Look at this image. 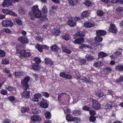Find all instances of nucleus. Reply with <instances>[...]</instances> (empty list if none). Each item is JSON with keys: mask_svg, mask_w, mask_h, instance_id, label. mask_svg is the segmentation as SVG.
I'll return each instance as SVG.
<instances>
[{"mask_svg": "<svg viewBox=\"0 0 123 123\" xmlns=\"http://www.w3.org/2000/svg\"><path fill=\"white\" fill-rule=\"evenodd\" d=\"M29 15L31 20H34L35 18H39L41 15V11H40L37 5L33 6L31 10L29 12Z\"/></svg>", "mask_w": 123, "mask_h": 123, "instance_id": "obj_1", "label": "nucleus"}, {"mask_svg": "<svg viewBox=\"0 0 123 123\" xmlns=\"http://www.w3.org/2000/svg\"><path fill=\"white\" fill-rule=\"evenodd\" d=\"M22 46L20 45H17L16 47V53L20 55L19 57L23 59L24 57H29L31 55L30 52H27L25 50L22 49Z\"/></svg>", "mask_w": 123, "mask_h": 123, "instance_id": "obj_2", "label": "nucleus"}, {"mask_svg": "<svg viewBox=\"0 0 123 123\" xmlns=\"http://www.w3.org/2000/svg\"><path fill=\"white\" fill-rule=\"evenodd\" d=\"M22 46L20 45H17L16 47V53L20 55L19 57L23 59L24 57H29L31 55L30 52H27L25 50L22 49Z\"/></svg>", "mask_w": 123, "mask_h": 123, "instance_id": "obj_3", "label": "nucleus"}, {"mask_svg": "<svg viewBox=\"0 0 123 123\" xmlns=\"http://www.w3.org/2000/svg\"><path fill=\"white\" fill-rule=\"evenodd\" d=\"M30 77L26 75L21 81V84L22 87L25 91L27 90L29 88V86L28 83L30 81Z\"/></svg>", "mask_w": 123, "mask_h": 123, "instance_id": "obj_4", "label": "nucleus"}, {"mask_svg": "<svg viewBox=\"0 0 123 123\" xmlns=\"http://www.w3.org/2000/svg\"><path fill=\"white\" fill-rule=\"evenodd\" d=\"M66 120L69 122L76 121L77 123L80 120V119L77 117H73L71 115L68 114L66 115Z\"/></svg>", "mask_w": 123, "mask_h": 123, "instance_id": "obj_5", "label": "nucleus"}, {"mask_svg": "<svg viewBox=\"0 0 123 123\" xmlns=\"http://www.w3.org/2000/svg\"><path fill=\"white\" fill-rule=\"evenodd\" d=\"M49 103L48 101L43 98L40 103V105L43 108L46 109L48 107Z\"/></svg>", "mask_w": 123, "mask_h": 123, "instance_id": "obj_6", "label": "nucleus"}, {"mask_svg": "<svg viewBox=\"0 0 123 123\" xmlns=\"http://www.w3.org/2000/svg\"><path fill=\"white\" fill-rule=\"evenodd\" d=\"M2 24L3 26L5 27H12L14 25L11 20L8 19L3 21L2 23Z\"/></svg>", "mask_w": 123, "mask_h": 123, "instance_id": "obj_7", "label": "nucleus"}, {"mask_svg": "<svg viewBox=\"0 0 123 123\" xmlns=\"http://www.w3.org/2000/svg\"><path fill=\"white\" fill-rule=\"evenodd\" d=\"M2 11L5 14L10 15L14 16H16L17 15L14 12L8 9H3Z\"/></svg>", "mask_w": 123, "mask_h": 123, "instance_id": "obj_8", "label": "nucleus"}, {"mask_svg": "<svg viewBox=\"0 0 123 123\" xmlns=\"http://www.w3.org/2000/svg\"><path fill=\"white\" fill-rule=\"evenodd\" d=\"M84 37H79L77 38H75V40L73 41V43L74 44H81L84 42Z\"/></svg>", "mask_w": 123, "mask_h": 123, "instance_id": "obj_9", "label": "nucleus"}, {"mask_svg": "<svg viewBox=\"0 0 123 123\" xmlns=\"http://www.w3.org/2000/svg\"><path fill=\"white\" fill-rule=\"evenodd\" d=\"M85 34L84 31H79L78 32H77L75 34L73 35L74 39L76 38L77 37H84Z\"/></svg>", "mask_w": 123, "mask_h": 123, "instance_id": "obj_10", "label": "nucleus"}, {"mask_svg": "<svg viewBox=\"0 0 123 123\" xmlns=\"http://www.w3.org/2000/svg\"><path fill=\"white\" fill-rule=\"evenodd\" d=\"M18 40V41L21 42L24 44L27 43H29L28 40L27 38L24 36L19 37Z\"/></svg>", "mask_w": 123, "mask_h": 123, "instance_id": "obj_11", "label": "nucleus"}, {"mask_svg": "<svg viewBox=\"0 0 123 123\" xmlns=\"http://www.w3.org/2000/svg\"><path fill=\"white\" fill-rule=\"evenodd\" d=\"M110 27L108 30L110 32L113 33H117V31L116 27L114 25L112 24H111Z\"/></svg>", "mask_w": 123, "mask_h": 123, "instance_id": "obj_12", "label": "nucleus"}, {"mask_svg": "<svg viewBox=\"0 0 123 123\" xmlns=\"http://www.w3.org/2000/svg\"><path fill=\"white\" fill-rule=\"evenodd\" d=\"M32 121L33 122H40L41 120V118L38 115H35L32 117L31 118Z\"/></svg>", "mask_w": 123, "mask_h": 123, "instance_id": "obj_13", "label": "nucleus"}, {"mask_svg": "<svg viewBox=\"0 0 123 123\" xmlns=\"http://www.w3.org/2000/svg\"><path fill=\"white\" fill-rule=\"evenodd\" d=\"M42 97V95L41 93H35L34 95V97L32 99V100L34 101L38 102Z\"/></svg>", "mask_w": 123, "mask_h": 123, "instance_id": "obj_14", "label": "nucleus"}, {"mask_svg": "<svg viewBox=\"0 0 123 123\" xmlns=\"http://www.w3.org/2000/svg\"><path fill=\"white\" fill-rule=\"evenodd\" d=\"M93 107L96 109H99L100 108V105L98 101L92 99Z\"/></svg>", "mask_w": 123, "mask_h": 123, "instance_id": "obj_15", "label": "nucleus"}, {"mask_svg": "<svg viewBox=\"0 0 123 123\" xmlns=\"http://www.w3.org/2000/svg\"><path fill=\"white\" fill-rule=\"evenodd\" d=\"M45 64L48 66H50L54 64V62L49 58H45L44 59Z\"/></svg>", "mask_w": 123, "mask_h": 123, "instance_id": "obj_16", "label": "nucleus"}, {"mask_svg": "<svg viewBox=\"0 0 123 123\" xmlns=\"http://www.w3.org/2000/svg\"><path fill=\"white\" fill-rule=\"evenodd\" d=\"M30 92L29 91H24L22 92L21 94L22 96L24 98L28 99L30 97Z\"/></svg>", "mask_w": 123, "mask_h": 123, "instance_id": "obj_17", "label": "nucleus"}, {"mask_svg": "<svg viewBox=\"0 0 123 123\" xmlns=\"http://www.w3.org/2000/svg\"><path fill=\"white\" fill-rule=\"evenodd\" d=\"M96 33L97 36H101L105 35L106 32L103 30H98L96 31Z\"/></svg>", "mask_w": 123, "mask_h": 123, "instance_id": "obj_18", "label": "nucleus"}, {"mask_svg": "<svg viewBox=\"0 0 123 123\" xmlns=\"http://www.w3.org/2000/svg\"><path fill=\"white\" fill-rule=\"evenodd\" d=\"M108 55V54L102 51H100L98 54V58H103Z\"/></svg>", "mask_w": 123, "mask_h": 123, "instance_id": "obj_19", "label": "nucleus"}, {"mask_svg": "<svg viewBox=\"0 0 123 123\" xmlns=\"http://www.w3.org/2000/svg\"><path fill=\"white\" fill-rule=\"evenodd\" d=\"M10 0H4L3 3L2 4V6L4 7H9L11 5L10 2Z\"/></svg>", "mask_w": 123, "mask_h": 123, "instance_id": "obj_20", "label": "nucleus"}, {"mask_svg": "<svg viewBox=\"0 0 123 123\" xmlns=\"http://www.w3.org/2000/svg\"><path fill=\"white\" fill-rule=\"evenodd\" d=\"M31 68L32 69L36 71L40 69V67L39 66V64L35 63H33Z\"/></svg>", "mask_w": 123, "mask_h": 123, "instance_id": "obj_21", "label": "nucleus"}, {"mask_svg": "<svg viewBox=\"0 0 123 123\" xmlns=\"http://www.w3.org/2000/svg\"><path fill=\"white\" fill-rule=\"evenodd\" d=\"M115 68L117 71L122 72L123 71V65L122 64H119L115 67Z\"/></svg>", "mask_w": 123, "mask_h": 123, "instance_id": "obj_22", "label": "nucleus"}, {"mask_svg": "<svg viewBox=\"0 0 123 123\" xmlns=\"http://www.w3.org/2000/svg\"><path fill=\"white\" fill-rule=\"evenodd\" d=\"M50 49L51 50L55 52H56L59 49V48L58 47L57 45L54 44L51 47Z\"/></svg>", "mask_w": 123, "mask_h": 123, "instance_id": "obj_23", "label": "nucleus"}, {"mask_svg": "<svg viewBox=\"0 0 123 123\" xmlns=\"http://www.w3.org/2000/svg\"><path fill=\"white\" fill-rule=\"evenodd\" d=\"M44 115L45 117L48 119H51V112L49 111H47L44 113Z\"/></svg>", "mask_w": 123, "mask_h": 123, "instance_id": "obj_24", "label": "nucleus"}, {"mask_svg": "<svg viewBox=\"0 0 123 123\" xmlns=\"http://www.w3.org/2000/svg\"><path fill=\"white\" fill-rule=\"evenodd\" d=\"M85 58L88 61H91L94 60L93 56L90 54H87Z\"/></svg>", "mask_w": 123, "mask_h": 123, "instance_id": "obj_25", "label": "nucleus"}, {"mask_svg": "<svg viewBox=\"0 0 123 123\" xmlns=\"http://www.w3.org/2000/svg\"><path fill=\"white\" fill-rule=\"evenodd\" d=\"M84 26L85 27L87 28H89L94 26L93 24L90 22L86 23L84 24Z\"/></svg>", "mask_w": 123, "mask_h": 123, "instance_id": "obj_26", "label": "nucleus"}, {"mask_svg": "<svg viewBox=\"0 0 123 123\" xmlns=\"http://www.w3.org/2000/svg\"><path fill=\"white\" fill-rule=\"evenodd\" d=\"M123 8L119 6H118L116 9V11L117 14L119 15H120L123 12Z\"/></svg>", "mask_w": 123, "mask_h": 123, "instance_id": "obj_27", "label": "nucleus"}, {"mask_svg": "<svg viewBox=\"0 0 123 123\" xmlns=\"http://www.w3.org/2000/svg\"><path fill=\"white\" fill-rule=\"evenodd\" d=\"M72 112V115L74 116H78L80 115L81 114V111L80 110H73Z\"/></svg>", "mask_w": 123, "mask_h": 123, "instance_id": "obj_28", "label": "nucleus"}, {"mask_svg": "<svg viewBox=\"0 0 123 123\" xmlns=\"http://www.w3.org/2000/svg\"><path fill=\"white\" fill-rule=\"evenodd\" d=\"M68 24L71 27H74L76 25V24L72 20H69L68 22Z\"/></svg>", "mask_w": 123, "mask_h": 123, "instance_id": "obj_29", "label": "nucleus"}, {"mask_svg": "<svg viewBox=\"0 0 123 123\" xmlns=\"http://www.w3.org/2000/svg\"><path fill=\"white\" fill-rule=\"evenodd\" d=\"M62 51L68 54H70L71 53V51L69 49H67L64 46L62 47Z\"/></svg>", "mask_w": 123, "mask_h": 123, "instance_id": "obj_30", "label": "nucleus"}, {"mask_svg": "<svg viewBox=\"0 0 123 123\" xmlns=\"http://www.w3.org/2000/svg\"><path fill=\"white\" fill-rule=\"evenodd\" d=\"M1 63L2 64L6 65L9 64V62L8 59L4 58L2 60Z\"/></svg>", "mask_w": 123, "mask_h": 123, "instance_id": "obj_31", "label": "nucleus"}, {"mask_svg": "<svg viewBox=\"0 0 123 123\" xmlns=\"http://www.w3.org/2000/svg\"><path fill=\"white\" fill-rule=\"evenodd\" d=\"M47 14L43 13V15L42 16L41 13V16L39 18L42 21H46L47 18H46Z\"/></svg>", "mask_w": 123, "mask_h": 123, "instance_id": "obj_32", "label": "nucleus"}, {"mask_svg": "<svg viewBox=\"0 0 123 123\" xmlns=\"http://www.w3.org/2000/svg\"><path fill=\"white\" fill-rule=\"evenodd\" d=\"M88 12L87 11H85L83 12L81 14V17L82 18L86 17L88 16Z\"/></svg>", "mask_w": 123, "mask_h": 123, "instance_id": "obj_33", "label": "nucleus"}, {"mask_svg": "<svg viewBox=\"0 0 123 123\" xmlns=\"http://www.w3.org/2000/svg\"><path fill=\"white\" fill-rule=\"evenodd\" d=\"M29 111V108L26 107H23L21 109V112L23 113H27Z\"/></svg>", "mask_w": 123, "mask_h": 123, "instance_id": "obj_34", "label": "nucleus"}, {"mask_svg": "<svg viewBox=\"0 0 123 123\" xmlns=\"http://www.w3.org/2000/svg\"><path fill=\"white\" fill-rule=\"evenodd\" d=\"M102 63V62H101L98 61L94 64L93 66L94 67L96 68L97 67H100L101 66V64Z\"/></svg>", "mask_w": 123, "mask_h": 123, "instance_id": "obj_35", "label": "nucleus"}, {"mask_svg": "<svg viewBox=\"0 0 123 123\" xmlns=\"http://www.w3.org/2000/svg\"><path fill=\"white\" fill-rule=\"evenodd\" d=\"M70 5L73 6L76 4L77 2V0H68Z\"/></svg>", "mask_w": 123, "mask_h": 123, "instance_id": "obj_36", "label": "nucleus"}, {"mask_svg": "<svg viewBox=\"0 0 123 123\" xmlns=\"http://www.w3.org/2000/svg\"><path fill=\"white\" fill-rule=\"evenodd\" d=\"M36 48L40 52H42L43 50V46L40 44H38L36 46Z\"/></svg>", "mask_w": 123, "mask_h": 123, "instance_id": "obj_37", "label": "nucleus"}, {"mask_svg": "<svg viewBox=\"0 0 123 123\" xmlns=\"http://www.w3.org/2000/svg\"><path fill=\"white\" fill-rule=\"evenodd\" d=\"M34 62H35V63H37V64H39L40 63H41V61L40 59L37 57H35L33 59Z\"/></svg>", "mask_w": 123, "mask_h": 123, "instance_id": "obj_38", "label": "nucleus"}, {"mask_svg": "<svg viewBox=\"0 0 123 123\" xmlns=\"http://www.w3.org/2000/svg\"><path fill=\"white\" fill-rule=\"evenodd\" d=\"M23 73L24 72L23 71L16 72H14L13 74L16 77H18L22 75Z\"/></svg>", "mask_w": 123, "mask_h": 123, "instance_id": "obj_39", "label": "nucleus"}, {"mask_svg": "<svg viewBox=\"0 0 123 123\" xmlns=\"http://www.w3.org/2000/svg\"><path fill=\"white\" fill-rule=\"evenodd\" d=\"M15 21L17 24L18 25H22V22L21 20L18 18L15 19Z\"/></svg>", "mask_w": 123, "mask_h": 123, "instance_id": "obj_40", "label": "nucleus"}, {"mask_svg": "<svg viewBox=\"0 0 123 123\" xmlns=\"http://www.w3.org/2000/svg\"><path fill=\"white\" fill-rule=\"evenodd\" d=\"M95 39L96 41L97 42H101L103 40V38L97 36L95 37Z\"/></svg>", "mask_w": 123, "mask_h": 123, "instance_id": "obj_41", "label": "nucleus"}, {"mask_svg": "<svg viewBox=\"0 0 123 123\" xmlns=\"http://www.w3.org/2000/svg\"><path fill=\"white\" fill-rule=\"evenodd\" d=\"M35 38L36 40L40 42H42L43 40V38L40 36H35Z\"/></svg>", "mask_w": 123, "mask_h": 123, "instance_id": "obj_42", "label": "nucleus"}, {"mask_svg": "<svg viewBox=\"0 0 123 123\" xmlns=\"http://www.w3.org/2000/svg\"><path fill=\"white\" fill-rule=\"evenodd\" d=\"M62 39L66 41H68L69 40V37L68 35L65 34L62 36Z\"/></svg>", "mask_w": 123, "mask_h": 123, "instance_id": "obj_43", "label": "nucleus"}, {"mask_svg": "<svg viewBox=\"0 0 123 123\" xmlns=\"http://www.w3.org/2000/svg\"><path fill=\"white\" fill-rule=\"evenodd\" d=\"M85 3V5L88 7L92 6V3L89 0L86 1Z\"/></svg>", "mask_w": 123, "mask_h": 123, "instance_id": "obj_44", "label": "nucleus"}, {"mask_svg": "<svg viewBox=\"0 0 123 123\" xmlns=\"http://www.w3.org/2000/svg\"><path fill=\"white\" fill-rule=\"evenodd\" d=\"M18 11L21 14H24L25 13L26 11L24 8H21L18 10Z\"/></svg>", "mask_w": 123, "mask_h": 123, "instance_id": "obj_45", "label": "nucleus"}, {"mask_svg": "<svg viewBox=\"0 0 123 123\" xmlns=\"http://www.w3.org/2000/svg\"><path fill=\"white\" fill-rule=\"evenodd\" d=\"M82 109L84 111H89L91 110V108L85 105L82 108Z\"/></svg>", "mask_w": 123, "mask_h": 123, "instance_id": "obj_46", "label": "nucleus"}, {"mask_svg": "<svg viewBox=\"0 0 123 123\" xmlns=\"http://www.w3.org/2000/svg\"><path fill=\"white\" fill-rule=\"evenodd\" d=\"M96 120L95 117L94 116H91L89 117V120L93 123L95 122Z\"/></svg>", "mask_w": 123, "mask_h": 123, "instance_id": "obj_47", "label": "nucleus"}, {"mask_svg": "<svg viewBox=\"0 0 123 123\" xmlns=\"http://www.w3.org/2000/svg\"><path fill=\"white\" fill-rule=\"evenodd\" d=\"M112 105H111L107 103L105 105V108L106 109L111 110L112 109Z\"/></svg>", "mask_w": 123, "mask_h": 123, "instance_id": "obj_48", "label": "nucleus"}, {"mask_svg": "<svg viewBox=\"0 0 123 123\" xmlns=\"http://www.w3.org/2000/svg\"><path fill=\"white\" fill-rule=\"evenodd\" d=\"M96 95L100 98L102 97L104 95L103 92L101 91L96 92Z\"/></svg>", "mask_w": 123, "mask_h": 123, "instance_id": "obj_49", "label": "nucleus"}, {"mask_svg": "<svg viewBox=\"0 0 123 123\" xmlns=\"http://www.w3.org/2000/svg\"><path fill=\"white\" fill-rule=\"evenodd\" d=\"M0 93L3 95H6L8 93L7 91L4 89H2L1 90Z\"/></svg>", "mask_w": 123, "mask_h": 123, "instance_id": "obj_50", "label": "nucleus"}, {"mask_svg": "<svg viewBox=\"0 0 123 123\" xmlns=\"http://www.w3.org/2000/svg\"><path fill=\"white\" fill-rule=\"evenodd\" d=\"M97 15L99 16H102L104 14L103 12L102 11L98 10L97 12Z\"/></svg>", "mask_w": 123, "mask_h": 123, "instance_id": "obj_51", "label": "nucleus"}, {"mask_svg": "<svg viewBox=\"0 0 123 123\" xmlns=\"http://www.w3.org/2000/svg\"><path fill=\"white\" fill-rule=\"evenodd\" d=\"M7 99L9 101L12 102L15 100V98L14 96H11L8 97Z\"/></svg>", "mask_w": 123, "mask_h": 123, "instance_id": "obj_52", "label": "nucleus"}, {"mask_svg": "<svg viewBox=\"0 0 123 123\" xmlns=\"http://www.w3.org/2000/svg\"><path fill=\"white\" fill-rule=\"evenodd\" d=\"M42 12L43 13L46 14V13L47 12V9L46 8V6H43L42 10Z\"/></svg>", "mask_w": 123, "mask_h": 123, "instance_id": "obj_53", "label": "nucleus"}, {"mask_svg": "<svg viewBox=\"0 0 123 123\" xmlns=\"http://www.w3.org/2000/svg\"><path fill=\"white\" fill-rule=\"evenodd\" d=\"M6 53L3 50L0 49V58L3 57L5 55Z\"/></svg>", "mask_w": 123, "mask_h": 123, "instance_id": "obj_54", "label": "nucleus"}, {"mask_svg": "<svg viewBox=\"0 0 123 123\" xmlns=\"http://www.w3.org/2000/svg\"><path fill=\"white\" fill-rule=\"evenodd\" d=\"M116 81L118 83L123 81V77L121 76L118 79H116Z\"/></svg>", "mask_w": 123, "mask_h": 123, "instance_id": "obj_55", "label": "nucleus"}, {"mask_svg": "<svg viewBox=\"0 0 123 123\" xmlns=\"http://www.w3.org/2000/svg\"><path fill=\"white\" fill-rule=\"evenodd\" d=\"M42 93L43 96L46 98H48L49 97V94L47 92H42Z\"/></svg>", "mask_w": 123, "mask_h": 123, "instance_id": "obj_56", "label": "nucleus"}, {"mask_svg": "<svg viewBox=\"0 0 123 123\" xmlns=\"http://www.w3.org/2000/svg\"><path fill=\"white\" fill-rule=\"evenodd\" d=\"M80 63L81 65H85L86 63V61L85 59H81L80 60Z\"/></svg>", "mask_w": 123, "mask_h": 123, "instance_id": "obj_57", "label": "nucleus"}, {"mask_svg": "<svg viewBox=\"0 0 123 123\" xmlns=\"http://www.w3.org/2000/svg\"><path fill=\"white\" fill-rule=\"evenodd\" d=\"M89 111L90 115L91 116H94L96 114V112L93 110H90V111Z\"/></svg>", "mask_w": 123, "mask_h": 123, "instance_id": "obj_58", "label": "nucleus"}, {"mask_svg": "<svg viewBox=\"0 0 123 123\" xmlns=\"http://www.w3.org/2000/svg\"><path fill=\"white\" fill-rule=\"evenodd\" d=\"M114 93V92L111 90H108L107 92L108 94L111 95H113Z\"/></svg>", "mask_w": 123, "mask_h": 123, "instance_id": "obj_59", "label": "nucleus"}, {"mask_svg": "<svg viewBox=\"0 0 123 123\" xmlns=\"http://www.w3.org/2000/svg\"><path fill=\"white\" fill-rule=\"evenodd\" d=\"M66 75V74L64 72H60L59 75L61 77L65 78V75Z\"/></svg>", "mask_w": 123, "mask_h": 123, "instance_id": "obj_60", "label": "nucleus"}, {"mask_svg": "<svg viewBox=\"0 0 123 123\" xmlns=\"http://www.w3.org/2000/svg\"><path fill=\"white\" fill-rule=\"evenodd\" d=\"M72 76L71 75L68 74H66V75H65V78L66 79H71Z\"/></svg>", "mask_w": 123, "mask_h": 123, "instance_id": "obj_61", "label": "nucleus"}, {"mask_svg": "<svg viewBox=\"0 0 123 123\" xmlns=\"http://www.w3.org/2000/svg\"><path fill=\"white\" fill-rule=\"evenodd\" d=\"M122 54V53L119 51H116L114 53L115 55L117 56Z\"/></svg>", "mask_w": 123, "mask_h": 123, "instance_id": "obj_62", "label": "nucleus"}, {"mask_svg": "<svg viewBox=\"0 0 123 123\" xmlns=\"http://www.w3.org/2000/svg\"><path fill=\"white\" fill-rule=\"evenodd\" d=\"M105 70H106V71L108 73L112 71V69L110 67H106L105 68Z\"/></svg>", "mask_w": 123, "mask_h": 123, "instance_id": "obj_63", "label": "nucleus"}, {"mask_svg": "<svg viewBox=\"0 0 123 123\" xmlns=\"http://www.w3.org/2000/svg\"><path fill=\"white\" fill-rule=\"evenodd\" d=\"M38 109H36L33 110L32 111L35 114H37L39 113V111H38Z\"/></svg>", "mask_w": 123, "mask_h": 123, "instance_id": "obj_64", "label": "nucleus"}]
</instances>
